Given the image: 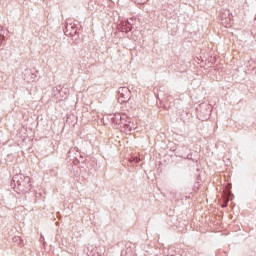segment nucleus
Wrapping results in <instances>:
<instances>
[{"mask_svg":"<svg viewBox=\"0 0 256 256\" xmlns=\"http://www.w3.org/2000/svg\"><path fill=\"white\" fill-rule=\"evenodd\" d=\"M11 185H14L20 193H29L31 191V178L23 174L13 176Z\"/></svg>","mask_w":256,"mask_h":256,"instance_id":"obj_1","label":"nucleus"},{"mask_svg":"<svg viewBox=\"0 0 256 256\" xmlns=\"http://www.w3.org/2000/svg\"><path fill=\"white\" fill-rule=\"evenodd\" d=\"M118 93H119L120 97H123L124 99H128L129 93H131V90H129V88H127V87H120L118 89Z\"/></svg>","mask_w":256,"mask_h":256,"instance_id":"obj_2","label":"nucleus"},{"mask_svg":"<svg viewBox=\"0 0 256 256\" xmlns=\"http://www.w3.org/2000/svg\"><path fill=\"white\" fill-rule=\"evenodd\" d=\"M124 27H125V31L126 32H129V31H131L133 29V26H131V22H129V21L125 22Z\"/></svg>","mask_w":256,"mask_h":256,"instance_id":"obj_3","label":"nucleus"},{"mask_svg":"<svg viewBox=\"0 0 256 256\" xmlns=\"http://www.w3.org/2000/svg\"><path fill=\"white\" fill-rule=\"evenodd\" d=\"M126 129H128V131H134V129H137V127L135 124L129 122V124H126Z\"/></svg>","mask_w":256,"mask_h":256,"instance_id":"obj_4","label":"nucleus"},{"mask_svg":"<svg viewBox=\"0 0 256 256\" xmlns=\"http://www.w3.org/2000/svg\"><path fill=\"white\" fill-rule=\"evenodd\" d=\"M147 1L148 0H134V3H137L138 5H145Z\"/></svg>","mask_w":256,"mask_h":256,"instance_id":"obj_5","label":"nucleus"},{"mask_svg":"<svg viewBox=\"0 0 256 256\" xmlns=\"http://www.w3.org/2000/svg\"><path fill=\"white\" fill-rule=\"evenodd\" d=\"M37 79V76L35 74H31V79L28 81H35Z\"/></svg>","mask_w":256,"mask_h":256,"instance_id":"obj_6","label":"nucleus"},{"mask_svg":"<svg viewBox=\"0 0 256 256\" xmlns=\"http://www.w3.org/2000/svg\"><path fill=\"white\" fill-rule=\"evenodd\" d=\"M66 29L69 31V29H75L71 24H66Z\"/></svg>","mask_w":256,"mask_h":256,"instance_id":"obj_7","label":"nucleus"},{"mask_svg":"<svg viewBox=\"0 0 256 256\" xmlns=\"http://www.w3.org/2000/svg\"><path fill=\"white\" fill-rule=\"evenodd\" d=\"M73 33H77V30H74V32H70V35H73Z\"/></svg>","mask_w":256,"mask_h":256,"instance_id":"obj_8","label":"nucleus"}]
</instances>
